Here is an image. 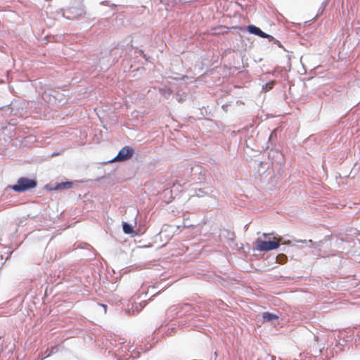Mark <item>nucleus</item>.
I'll use <instances>...</instances> for the list:
<instances>
[{
	"mask_svg": "<svg viewBox=\"0 0 360 360\" xmlns=\"http://www.w3.org/2000/svg\"><path fill=\"white\" fill-rule=\"evenodd\" d=\"M272 235H274V233H263V237H264V238H269L270 236H272Z\"/></svg>",
	"mask_w": 360,
	"mask_h": 360,
	"instance_id": "nucleus-8",
	"label": "nucleus"
},
{
	"mask_svg": "<svg viewBox=\"0 0 360 360\" xmlns=\"http://www.w3.org/2000/svg\"><path fill=\"white\" fill-rule=\"evenodd\" d=\"M36 181L25 177H21L17 181V184L12 186L11 188L14 191L22 193L28 189L33 188L36 187Z\"/></svg>",
	"mask_w": 360,
	"mask_h": 360,
	"instance_id": "nucleus-2",
	"label": "nucleus"
},
{
	"mask_svg": "<svg viewBox=\"0 0 360 360\" xmlns=\"http://www.w3.org/2000/svg\"><path fill=\"white\" fill-rule=\"evenodd\" d=\"M262 317L264 321H270L272 320H276L278 319V316L275 314H271L269 312H264L262 315Z\"/></svg>",
	"mask_w": 360,
	"mask_h": 360,
	"instance_id": "nucleus-5",
	"label": "nucleus"
},
{
	"mask_svg": "<svg viewBox=\"0 0 360 360\" xmlns=\"http://www.w3.org/2000/svg\"><path fill=\"white\" fill-rule=\"evenodd\" d=\"M247 30L250 33L255 35H257L262 38H266L269 41H274V43H279L278 40H276L273 36L268 34L263 31H262L259 27H256L254 25H249L247 27Z\"/></svg>",
	"mask_w": 360,
	"mask_h": 360,
	"instance_id": "nucleus-3",
	"label": "nucleus"
},
{
	"mask_svg": "<svg viewBox=\"0 0 360 360\" xmlns=\"http://www.w3.org/2000/svg\"><path fill=\"white\" fill-rule=\"evenodd\" d=\"M171 93H172V91H168V94H171Z\"/></svg>",
	"mask_w": 360,
	"mask_h": 360,
	"instance_id": "nucleus-11",
	"label": "nucleus"
},
{
	"mask_svg": "<svg viewBox=\"0 0 360 360\" xmlns=\"http://www.w3.org/2000/svg\"><path fill=\"white\" fill-rule=\"evenodd\" d=\"M281 238L280 237H273L272 240L264 241L257 238L255 241L256 249L259 251H269L277 249L281 245Z\"/></svg>",
	"mask_w": 360,
	"mask_h": 360,
	"instance_id": "nucleus-1",
	"label": "nucleus"
},
{
	"mask_svg": "<svg viewBox=\"0 0 360 360\" xmlns=\"http://www.w3.org/2000/svg\"><path fill=\"white\" fill-rule=\"evenodd\" d=\"M159 91L161 94H163V95H165L166 94V91L163 89H160Z\"/></svg>",
	"mask_w": 360,
	"mask_h": 360,
	"instance_id": "nucleus-9",
	"label": "nucleus"
},
{
	"mask_svg": "<svg viewBox=\"0 0 360 360\" xmlns=\"http://www.w3.org/2000/svg\"><path fill=\"white\" fill-rule=\"evenodd\" d=\"M122 229H123V231L125 233L129 234L133 232V229H132L131 226L126 222H124L122 224Z\"/></svg>",
	"mask_w": 360,
	"mask_h": 360,
	"instance_id": "nucleus-7",
	"label": "nucleus"
},
{
	"mask_svg": "<svg viewBox=\"0 0 360 360\" xmlns=\"http://www.w3.org/2000/svg\"><path fill=\"white\" fill-rule=\"evenodd\" d=\"M134 154V149L130 146L123 147L112 161H124L129 160Z\"/></svg>",
	"mask_w": 360,
	"mask_h": 360,
	"instance_id": "nucleus-4",
	"label": "nucleus"
},
{
	"mask_svg": "<svg viewBox=\"0 0 360 360\" xmlns=\"http://www.w3.org/2000/svg\"><path fill=\"white\" fill-rule=\"evenodd\" d=\"M72 183L70 181L62 182V183L58 184L56 186V189L59 190V189L70 188L72 187Z\"/></svg>",
	"mask_w": 360,
	"mask_h": 360,
	"instance_id": "nucleus-6",
	"label": "nucleus"
},
{
	"mask_svg": "<svg viewBox=\"0 0 360 360\" xmlns=\"http://www.w3.org/2000/svg\"><path fill=\"white\" fill-rule=\"evenodd\" d=\"M56 348V347H52L51 352Z\"/></svg>",
	"mask_w": 360,
	"mask_h": 360,
	"instance_id": "nucleus-10",
	"label": "nucleus"
}]
</instances>
